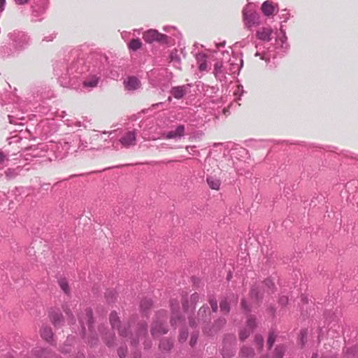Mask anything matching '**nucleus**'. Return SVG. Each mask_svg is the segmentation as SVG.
<instances>
[{
    "instance_id": "obj_1",
    "label": "nucleus",
    "mask_w": 358,
    "mask_h": 358,
    "mask_svg": "<svg viewBox=\"0 0 358 358\" xmlns=\"http://www.w3.org/2000/svg\"><path fill=\"white\" fill-rule=\"evenodd\" d=\"M167 317L166 313L160 312L154 320L151 326V334L153 337H159L167 333L168 330L164 327V322L166 321Z\"/></svg>"
},
{
    "instance_id": "obj_2",
    "label": "nucleus",
    "mask_w": 358,
    "mask_h": 358,
    "mask_svg": "<svg viewBox=\"0 0 358 358\" xmlns=\"http://www.w3.org/2000/svg\"><path fill=\"white\" fill-rule=\"evenodd\" d=\"M243 21L247 28H251L253 26L259 24L258 13L250 8V6L248 5L243 10Z\"/></svg>"
},
{
    "instance_id": "obj_3",
    "label": "nucleus",
    "mask_w": 358,
    "mask_h": 358,
    "mask_svg": "<svg viewBox=\"0 0 358 358\" xmlns=\"http://www.w3.org/2000/svg\"><path fill=\"white\" fill-rule=\"evenodd\" d=\"M147 332L146 323L143 322H139L134 330V334H131L129 337L131 345L134 346L136 345L138 343L140 339L144 338V336L147 334Z\"/></svg>"
},
{
    "instance_id": "obj_4",
    "label": "nucleus",
    "mask_w": 358,
    "mask_h": 358,
    "mask_svg": "<svg viewBox=\"0 0 358 358\" xmlns=\"http://www.w3.org/2000/svg\"><path fill=\"white\" fill-rule=\"evenodd\" d=\"M144 41L147 43H151L154 41H157L162 43H167V36L159 33L155 29H150L143 34V36Z\"/></svg>"
},
{
    "instance_id": "obj_5",
    "label": "nucleus",
    "mask_w": 358,
    "mask_h": 358,
    "mask_svg": "<svg viewBox=\"0 0 358 358\" xmlns=\"http://www.w3.org/2000/svg\"><path fill=\"white\" fill-rule=\"evenodd\" d=\"M10 38L13 42V45L17 50L24 48L29 42L27 36L21 31H14L10 34Z\"/></svg>"
},
{
    "instance_id": "obj_6",
    "label": "nucleus",
    "mask_w": 358,
    "mask_h": 358,
    "mask_svg": "<svg viewBox=\"0 0 358 358\" xmlns=\"http://www.w3.org/2000/svg\"><path fill=\"white\" fill-rule=\"evenodd\" d=\"M243 59L234 55L228 61V65L226 66V72L229 75L238 73L243 66Z\"/></svg>"
},
{
    "instance_id": "obj_7",
    "label": "nucleus",
    "mask_w": 358,
    "mask_h": 358,
    "mask_svg": "<svg viewBox=\"0 0 358 358\" xmlns=\"http://www.w3.org/2000/svg\"><path fill=\"white\" fill-rule=\"evenodd\" d=\"M110 322L113 329H118L120 335L123 338H127V329L129 327L128 324L120 325V320L116 313L113 312L110 315Z\"/></svg>"
},
{
    "instance_id": "obj_8",
    "label": "nucleus",
    "mask_w": 358,
    "mask_h": 358,
    "mask_svg": "<svg viewBox=\"0 0 358 358\" xmlns=\"http://www.w3.org/2000/svg\"><path fill=\"white\" fill-rule=\"evenodd\" d=\"M199 295L197 293H194L188 296L187 294L182 296V307L185 311L189 309H194L196 304L199 300Z\"/></svg>"
},
{
    "instance_id": "obj_9",
    "label": "nucleus",
    "mask_w": 358,
    "mask_h": 358,
    "mask_svg": "<svg viewBox=\"0 0 358 358\" xmlns=\"http://www.w3.org/2000/svg\"><path fill=\"white\" fill-rule=\"evenodd\" d=\"M227 66H224L223 62L221 61H217L213 66V71L215 77L220 81H225L227 79L226 72Z\"/></svg>"
},
{
    "instance_id": "obj_10",
    "label": "nucleus",
    "mask_w": 358,
    "mask_h": 358,
    "mask_svg": "<svg viewBox=\"0 0 358 358\" xmlns=\"http://www.w3.org/2000/svg\"><path fill=\"white\" fill-rule=\"evenodd\" d=\"M255 327V319L252 315H249L247 319L246 327L240 332V339L242 341H245L253 331Z\"/></svg>"
},
{
    "instance_id": "obj_11",
    "label": "nucleus",
    "mask_w": 358,
    "mask_h": 358,
    "mask_svg": "<svg viewBox=\"0 0 358 358\" xmlns=\"http://www.w3.org/2000/svg\"><path fill=\"white\" fill-rule=\"evenodd\" d=\"M120 143L126 148L133 146L136 143V135L134 131H128L120 139Z\"/></svg>"
},
{
    "instance_id": "obj_12",
    "label": "nucleus",
    "mask_w": 358,
    "mask_h": 358,
    "mask_svg": "<svg viewBox=\"0 0 358 358\" xmlns=\"http://www.w3.org/2000/svg\"><path fill=\"white\" fill-rule=\"evenodd\" d=\"M272 33L273 30L271 27H262L257 31L256 37L261 41L268 42L271 39Z\"/></svg>"
},
{
    "instance_id": "obj_13",
    "label": "nucleus",
    "mask_w": 358,
    "mask_h": 358,
    "mask_svg": "<svg viewBox=\"0 0 358 358\" xmlns=\"http://www.w3.org/2000/svg\"><path fill=\"white\" fill-rule=\"evenodd\" d=\"M126 89L128 90H135L140 87L141 83L136 77H129L124 82Z\"/></svg>"
},
{
    "instance_id": "obj_14",
    "label": "nucleus",
    "mask_w": 358,
    "mask_h": 358,
    "mask_svg": "<svg viewBox=\"0 0 358 358\" xmlns=\"http://www.w3.org/2000/svg\"><path fill=\"white\" fill-rule=\"evenodd\" d=\"M210 319L209 308L207 305L202 306L198 311V322H208Z\"/></svg>"
},
{
    "instance_id": "obj_15",
    "label": "nucleus",
    "mask_w": 358,
    "mask_h": 358,
    "mask_svg": "<svg viewBox=\"0 0 358 358\" xmlns=\"http://www.w3.org/2000/svg\"><path fill=\"white\" fill-rule=\"evenodd\" d=\"M185 134V127L183 125H179L176 130L169 131L166 135L165 138L167 139L181 138Z\"/></svg>"
},
{
    "instance_id": "obj_16",
    "label": "nucleus",
    "mask_w": 358,
    "mask_h": 358,
    "mask_svg": "<svg viewBox=\"0 0 358 358\" xmlns=\"http://www.w3.org/2000/svg\"><path fill=\"white\" fill-rule=\"evenodd\" d=\"M196 60L199 65V69L200 71H206L208 69L207 66V55L203 53H199L196 55Z\"/></svg>"
},
{
    "instance_id": "obj_17",
    "label": "nucleus",
    "mask_w": 358,
    "mask_h": 358,
    "mask_svg": "<svg viewBox=\"0 0 358 358\" xmlns=\"http://www.w3.org/2000/svg\"><path fill=\"white\" fill-rule=\"evenodd\" d=\"M50 317L55 327H59L64 323V317L59 311H52L50 314Z\"/></svg>"
},
{
    "instance_id": "obj_18",
    "label": "nucleus",
    "mask_w": 358,
    "mask_h": 358,
    "mask_svg": "<svg viewBox=\"0 0 358 358\" xmlns=\"http://www.w3.org/2000/svg\"><path fill=\"white\" fill-rule=\"evenodd\" d=\"M235 348L234 344L224 343L222 350V355L223 358H231L235 355Z\"/></svg>"
},
{
    "instance_id": "obj_19",
    "label": "nucleus",
    "mask_w": 358,
    "mask_h": 358,
    "mask_svg": "<svg viewBox=\"0 0 358 358\" xmlns=\"http://www.w3.org/2000/svg\"><path fill=\"white\" fill-rule=\"evenodd\" d=\"M186 92L187 87L184 85L174 87L171 90V94L177 99L182 98Z\"/></svg>"
},
{
    "instance_id": "obj_20",
    "label": "nucleus",
    "mask_w": 358,
    "mask_h": 358,
    "mask_svg": "<svg viewBox=\"0 0 358 358\" xmlns=\"http://www.w3.org/2000/svg\"><path fill=\"white\" fill-rule=\"evenodd\" d=\"M79 321L81 324L83 328H84L83 325L85 322L88 325L89 329H91V325L92 323V311L90 308H87L85 310V317H79Z\"/></svg>"
},
{
    "instance_id": "obj_21",
    "label": "nucleus",
    "mask_w": 358,
    "mask_h": 358,
    "mask_svg": "<svg viewBox=\"0 0 358 358\" xmlns=\"http://www.w3.org/2000/svg\"><path fill=\"white\" fill-rule=\"evenodd\" d=\"M261 9L265 15L269 16L273 14L275 8L271 1H266L262 3Z\"/></svg>"
},
{
    "instance_id": "obj_22",
    "label": "nucleus",
    "mask_w": 358,
    "mask_h": 358,
    "mask_svg": "<svg viewBox=\"0 0 358 358\" xmlns=\"http://www.w3.org/2000/svg\"><path fill=\"white\" fill-rule=\"evenodd\" d=\"M286 350L287 348L284 345H277L272 352L271 358H283Z\"/></svg>"
},
{
    "instance_id": "obj_23",
    "label": "nucleus",
    "mask_w": 358,
    "mask_h": 358,
    "mask_svg": "<svg viewBox=\"0 0 358 358\" xmlns=\"http://www.w3.org/2000/svg\"><path fill=\"white\" fill-rule=\"evenodd\" d=\"M41 335L43 339L50 341L52 338V331L50 327L43 326L41 329Z\"/></svg>"
},
{
    "instance_id": "obj_24",
    "label": "nucleus",
    "mask_w": 358,
    "mask_h": 358,
    "mask_svg": "<svg viewBox=\"0 0 358 358\" xmlns=\"http://www.w3.org/2000/svg\"><path fill=\"white\" fill-rule=\"evenodd\" d=\"M207 183L209 187L213 189L217 190L220 186V180L215 177L209 176L207 178Z\"/></svg>"
},
{
    "instance_id": "obj_25",
    "label": "nucleus",
    "mask_w": 358,
    "mask_h": 358,
    "mask_svg": "<svg viewBox=\"0 0 358 358\" xmlns=\"http://www.w3.org/2000/svg\"><path fill=\"white\" fill-rule=\"evenodd\" d=\"M99 78L93 76L83 82V86L85 87H95L97 86Z\"/></svg>"
},
{
    "instance_id": "obj_26",
    "label": "nucleus",
    "mask_w": 358,
    "mask_h": 358,
    "mask_svg": "<svg viewBox=\"0 0 358 358\" xmlns=\"http://www.w3.org/2000/svg\"><path fill=\"white\" fill-rule=\"evenodd\" d=\"M240 354L242 357H245L246 358H253L255 356V351L250 347L243 346L241 349Z\"/></svg>"
},
{
    "instance_id": "obj_27",
    "label": "nucleus",
    "mask_w": 358,
    "mask_h": 358,
    "mask_svg": "<svg viewBox=\"0 0 358 358\" xmlns=\"http://www.w3.org/2000/svg\"><path fill=\"white\" fill-rule=\"evenodd\" d=\"M171 306L173 311V316L171 320V323L173 326L177 324L178 320H180V317H179L178 313L175 312V310H178L179 306L178 303H176V305H174L173 302L171 303Z\"/></svg>"
},
{
    "instance_id": "obj_28",
    "label": "nucleus",
    "mask_w": 358,
    "mask_h": 358,
    "mask_svg": "<svg viewBox=\"0 0 358 358\" xmlns=\"http://www.w3.org/2000/svg\"><path fill=\"white\" fill-rule=\"evenodd\" d=\"M59 285L61 289L66 294L70 295L71 289L69 287V283L65 278H61L58 280Z\"/></svg>"
},
{
    "instance_id": "obj_29",
    "label": "nucleus",
    "mask_w": 358,
    "mask_h": 358,
    "mask_svg": "<svg viewBox=\"0 0 358 358\" xmlns=\"http://www.w3.org/2000/svg\"><path fill=\"white\" fill-rule=\"evenodd\" d=\"M170 61L173 63V64L177 67L180 68V58L177 53V51H173L170 54L169 56Z\"/></svg>"
},
{
    "instance_id": "obj_30",
    "label": "nucleus",
    "mask_w": 358,
    "mask_h": 358,
    "mask_svg": "<svg viewBox=\"0 0 358 358\" xmlns=\"http://www.w3.org/2000/svg\"><path fill=\"white\" fill-rule=\"evenodd\" d=\"M152 302L149 299H145L142 300L140 304L141 310L143 312H145L147 310L150 309L152 307Z\"/></svg>"
},
{
    "instance_id": "obj_31",
    "label": "nucleus",
    "mask_w": 358,
    "mask_h": 358,
    "mask_svg": "<svg viewBox=\"0 0 358 358\" xmlns=\"http://www.w3.org/2000/svg\"><path fill=\"white\" fill-rule=\"evenodd\" d=\"M172 346H173L172 342L169 340H162L160 341V343H159V348L162 350H164V351L170 350L171 349Z\"/></svg>"
},
{
    "instance_id": "obj_32",
    "label": "nucleus",
    "mask_w": 358,
    "mask_h": 358,
    "mask_svg": "<svg viewBox=\"0 0 358 358\" xmlns=\"http://www.w3.org/2000/svg\"><path fill=\"white\" fill-rule=\"evenodd\" d=\"M129 48L133 50H137L141 47V42L139 39H133L129 43Z\"/></svg>"
},
{
    "instance_id": "obj_33",
    "label": "nucleus",
    "mask_w": 358,
    "mask_h": 358,
    "mask_svg": "<svg viewBox=\"0 0 358 358\" xmlns=\"http://www.w3.org/2000/svg\"><path fill=\"white\" fill-rule=\"evenodd\" d=\"M250 299L252 303H257L259 301V291L257 288H252L250 292Z\"/></svg>"
},
{
    "instance_id": "obj_34",
    "label": "nucleus",
    "mask_w": 358,
    "mask_h": 358,
    "mask_svg": "<svg viewBox=\"0 0 358 358\" xmlns=\"http://www.w3.org/2000/svg\"><path fill=\"white\" fill-rule=\"evenodd\" d=\"M220 307L221 311H222L223 313H228L230 310L229 304L226 299L222 300L220 302Z\"/></svg>"
},
{
    "instance_id": "obj_35",
    "label": "nucleus",
    "mask_w": 358,
    "mask_h": 358,
    "mask_svg": "<svg viewBox=\"0 0 358 358\" xmlns=\"http://www.w3.org/2000/svg\"><path fill=\"white\" fill-rule=\"evenodd\" d=\"M276 338V335L274 333H270L268 335V341H267V345L268 348L270 350L272 346L273 345L275 341Z\"/></svg>"
},
{
    "instance_id": "obj_36",
    "label": "nucleus",
    "mask_w": 358,
    "mask_h": 358,
    "mask_svg": "<svg viewBox=\"0 0 358 358\" xmlns=\"http://www.w3.org/2000/svg\"><path fill=\"white\" fill-rule=\"evenodd\" d=\"M19 173V168H17L15 169H8L6 171V176L8 178H11L15 176H17Z\"/></svg>"
},
{
    "instance_id": "obj_37",
    "label": "nucleus",
    "mask_w": 358,
    "mask_h": 358,
    "mask_svg": "<svg viewBox=\"0 0 358 358\" xmlns=\"http://www.w3.org/2000/svg\"><path fill=\"white\" fill-rule=\"evenodd\" d=\"M255 343L262 350L264 343V339L261 335H256L255 337Z\"/></svg>"
},
{
    "instance_id": "obj_38",
    "label": "nucleus",
    "mask_w": 358,
    "mask_h": 358,
    "mask_svg": "<svg viewBox=\"0 0 358 358\" xmlns=\"http://www.w3.org/2000/svg\"><path fill=\"white\" fill-rule=\"evenodd\" d=\"M226 323V320L224 319L220 318L218 319L215 323V329L213 332L217 331L218 329H220L222 327H223Z\"/></svg>"
},
{
    "instance_id": "obj_39",
    "label": "nucleus",
    "mask_w": 358,
    "mask_h": 358,
    "mask_svg": "<svg viewBox=\"0 0 358 358\" xmlns=\"http://www.w3.org/2000/svg\"><path fill=\"white\" fill-rule=\"evenodd\" d=\"M209 303L212 308L213 312H216L217 310V300L214 297H210L209 299Z\"/></svg>"
},
{
    "instance_id": "obj_40",
    "label": "nucleus",
    "mask_w": 358,
    "mask_h": 358,
    "mask_svg": "<svg viewBox=\"0 0 358 358\" xmlns=\"http://www.w3.org/2000/svg\"><path fill=\"white\" fill-rule=\"evenodd\" d=\"M113 338H114V336L112 334H109L108 336L106 335V336L104 337V339H105V342L108 346L113 345V344H114Z\"/></svg>"
},
{
    "instance_id": "obj_41",
    "label": "nucleus",
    "mask_w": 358,
    "mask_h": 358,
    "mask_svg": "<svg viewBox=\"0 0 358 358\" xmlns=\"http://www.w3.org/2000/svg\"><path fill=\"white\" fill-rule=\"evenodd\" d=\"M187 336H188V333L187 331H182L180 334V336H179V341L181 342V343H183L185 342L187 338Z\"/></svg>"
},
{
    "instance_id": "obj_42",
    "label": "nucleus",
    "mask_w": 358,
    "mask_h": 358,
    "mask_svg": "<svg viewBox=\"0 0 358 358\" xmlns=\"http://www.w3.org/2000/svg\"><path fill=\"white\" fill-rule=\"evenodd\" d=\"M197 338H198V334L193 333L191 336V338L189 341V344L191 346H194L196 343Z\"/></svg>"
},
{
    "instance_id": "obj_43",
    "label": "nucleus",
    "mask_w": 358,
    "mask_h": 358,
    "mask_svg": "<svg viewBox=\"0 0 358 358\" xmlns=\"http://www.w3.org/2000/svg\"><path fill=\"white\" fill-rule=\"evenodd\" d=\"M117 354L120 358H125L127 355V349L124 348H120L117 350Z\"/></svg>"
},
{
    "instance_id": "obj_44",
    "label": "nucleus",
    "mask_w": 358,
    "mask_h": 358,
    "mask_svg": "<svg viewBox=\"0 0 358 358\" xmlns=\"http://www.w3.org/2000/svg\"><path fill=\"white\" fill-rule=\"evenodd\" d=\"M64 310L65 313L66 314V315H68V317H69L71 322L73 323L74 317H73V314L71 313L70 310L68 308H64Z\"/></svg>"
},
{
    "instance_id": "obj_45",
    "label": "nucleus",
    "mask_w": 358,
    "mask_h": 358,
    "mask_svg": "<svg viewBox=\"0 0 358 358\" xmlns=\"http://www.w3.org/2000/svg\"><path fill=\"white\" fill-rule=\"evenodd\" d=\"M241 307L246 312L250 311V308L249 306L247 305V302L245 299L242 300V301H241Z\"/></svg>"
},
{
    "instance_id": "obj_46",
    "label": "nucleus",
    "mask_w": 358,
    "mask_h": 358,
    "mask_svg": "<svg viewBox=\"0 0 358 358\" xmlns=\"http://www.w3.org/2000/svg\"><path fill=\"white\" fill-rule=\"evenodd\" d=\"M280 303L282 306H285L288 302V298L287 296H281L279 300Z\"/></svg>"
},
{
    "instance_id": "obj_47",
    "label": "nucleus",
    "mask_w": 358,
    "mask_h": 358,
    "mask_svg": "<svg viewBox=\"0 0 358 358\" xmlns=\"http://www.w3.org/2000/svg\"><path fill=\"white\" fill-rule=\"evenodd\" d=\"M255 56L257 57V56H260L261 59H263V60H265V61H268V58H267L265 55V53H261L259 52V51H257L256 53H255Z\"/></svg>"
},
{
    "instance_id": "obj_48",
    "label": "nucleus",
    "mask_w": 358,
    "mask_h": 358,
    "mask_svg": "<svg viewBox=\"0 0 358 358\" xmlns=\"http://www.w3.org/2000/svg\"><path fill=\"white\" fill-rule=\"evenodd\" d=\"M6 159H7V156L3 152L0 151V164Z\"/></svg>"
},
{
    "instance_id": "obj_49",
    "label": "nucleus",
    "mask_w": 358,
    "mask_h": 358,
    "mask_svg": "<svg viewBox=\"0 0 358 358\" xmlns=\"http://www.w3.org/2000/svg\"><path fill=\"white\" fill-rule=\"evenodd\" d=\"M15 3L17 5H24L27 3L29 0H14Z\"/></svg>"
},
{
    "instance_id": "obj_50",
    "label": "nucleus",
    "mask_w": 358,
    "mask_h": 358,
    "mask_svg": "<svg viewBox=\"0 0 358 358\" xmlns=\"http://www.w3.org/2000/svg\"><path fill=\"white\" fill-rule=\"evenodd\" d=\"M6 0H0V12H2L4 9Z\"/></svg>"
},
{
    "instance_id": "obj_51",
    "label": "nucleus",
    "mask_w": 358,
    "mask_h": 358,
    "mask_svg": "<svg viewBox=\"0 0 358 358\" xmlns=\"http://www.w3.org/2000/svg\"><path fill=\"white\" fill-rule=\"evenodd\" d=\"M197 322H195V320L194 319H190L189 320V325L192 327H195L197 326Z\"/></svg>"
},
{
    "instance_id": "obj_52",
    "label": "nucleus",
    "mask_w": 358,
    "mask_h": 358,
    "mask_svg": "<svg viewBox=\"0 0 358 358\" xmlns=\"http://www.w3.org/2000/svg\"><path fill=\"white\" fill-rule=\"evenodd\" d=\"M8 47H4L3 49V54H4V56L6 55H9V53H8Z\"/></svg>"
},
{
    "instance_id": "obj_53",
    "label": "nucleus",
    "mask_w": 358,
    "mask_h": 358,
    "mask_svg": "<svg viewBox=\"0 0 358 358\" xmlns=\"http://www.w3.org/2000/svg\"><path fill=\"white\" fill-rule=\"evenodd\" d=\"M204 332L208 335H211L213 334V331H208L207 329L205 327Z\"/></svg>"
},
{
    "instance_id": "obj_54",
    "label": "nucleus",
    "mask_w": 358,
    "mask_h": 358,
    "mask_svg": "<svg viewBox=\"0 0 358 358\" xmlns=\"http://www.w3.org/2000/svg\"><path fill=\"white\" fill-rule=\"evenodd\" d=\"M162 103H155V104H153V105L152 106V108H155L156 106H159V105H162Z\"/></svg>"
},
{
    "instance_id": "obj_55",
    "label": "nucleus",
    "mask_w": 358,
    "mask_h": 358,
    "mask_svg": "<svg viewBox=\"0 0 358 358\" xmlns=\"http://www.w3.org/2000/svg\"><path fill=\"white\" fill-rule=\"evenodd\" d=\"M76 126L80 127L81 126L80 122H76Z\"/></svg>"
},
{
    "instance_id": "obj_56",
    "label": "nucleus",
    "mask_w": 358,
    "mask_h": 358,
    "mask_svg": "<svg viewBox=\"0 0 358 358\" xmlns=\"http://www.w3.org/2000/svg\"><path fill=\"white\" fill-rule=\"evenodd\" d=\"M306 334V331H303L301 332V336H302V338H303L304 335Z\"/></svg>"
},
{
    "instance_id": "obj_57",
    "label": "nucleus",
    "mask_w": 358,
    "mask_h": 358,
    "mask_svg": "<svg viewBox=\"0 0 358 358\" xmlns=\"http://www.w3.org/2000/svg\"><path fill=\"white\" fill-rule=\"evenodd\" d=\"M260 358H268V357L267 355H264V356H262Z\"/></svg>"
},
{
    "instance_id": "obj_58",
    "label": "nucleus",
    "mask_w": 358,
    "mask_h": 358,
    "mask_svg": "<svg viewBox=\"0 0 358 358\" xmlns=\"http://www.w3.org/2000/svg\"><path fill=\"white\" fill-rule=\"evenodd\" d=\"M43 358H49V357L46 356V355H41Z\"/></svg>"
},
{
    "instance_id": "obj_59",
    "label": "nucleus",
    "mask_w": 358,
    "mask_h": 358,
    "mask_svg": "<svg viewBox=\"0 0 358 358\" xmlns=\"http://www.w3.org/2000/svg\"><path fill=\"white\" fill-rule=\"evenodd\" d=\"M43 353L45 354V355H46V354H48V355H49V353H48V352L45 351V350H43Z\"/></svg>"
},
{
    "instance_id": "obj_60",
    "label": "nucleus",
    "mask_w": 358,
    "mask_h": 358,
    "mask_svg": "<svg viewBox=\"0 0 358 358\" xmlns=\"http://www.w3.org/2000/svg\"><path fill=\"white\" fill-rule=\"evenodd\" d=\"M311 358H317V355H313Z\"/></svg>"
},
{
    "instance_id": "obj_61",
    "label": "nucleus",
    "mask_w": 358,
    "mask_h": 358,
    "mask_svg": "<svg viewBox=\"0 0 358 358\" xmlns=\"http://www.w3.org/2000/svg\"><path fill=\"white\" fill-rule=\"evenodd\" d=\"M96 137L97 138H99V137H101V136H100V135H99V134H96Z\"/></svg>"
},
{
    "instance_id": "obj_62",
    "label": "nucleus",
    "mask_w": 358,
    "mask_h": 358,
    "mask_svg": "<svg viewBox=\"0 0 358 358\" xmlns=\"http://www.w3.org/2000/svg\"><path fill=\"white\" fill-rule=\"evenodd\" d=\"M189 148H190V146H187V147H186V150H189Z\"/></svg>"
},
{
    "instance_id": "obj_63",
    "label": "nucleus",
    "mask_w": 358,
    "mask_h": 358,
    "mask_svg": "<svg viewBox=\"0 0 358 358\" xmlns=\"http://www.w3.org/2000/svg\"><path fill=\"white\" fill-rule=\"evenodd\" d=\"M220 45H221V46H224V43H220Z\"/></svg>"
},
{
    "instance_id": "obj_64",
    "label": "nucleus",
    "mask_w": 358,
    "mask_h": 358,
    "mask_svg": "<svg viewBox=\"0 0 358 358\" xmlns=\"http://www.w3.org/2000/svg\"><path fill=\"white\" fill-rule=\"evenodd\" d=\"M322 358H336V357H322Z\"/></svg>"
}]
</instances>
